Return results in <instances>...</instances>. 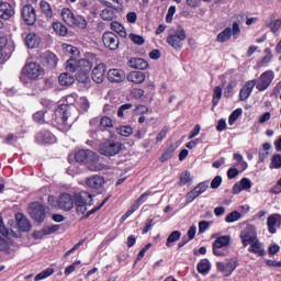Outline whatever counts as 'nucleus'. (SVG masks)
I'll list each match as a JSON object with an SVG mask.
<instances>
[{
	"mask_svg": "<svg viewBox=\"0 0 281 281\" xmlns=\"http://www.w3.org/2000/svg\"><path fill=\"white\" fill-rule=\"evenodd\" d=\"M76 100V94H70L66 98L68 103L60 104L55 111V117L57 124L65 126L66 128H71L74 122H76V117L71 113V102Z\"/></svg>",
	"mask_w": 281,
	"mask_h": 281,
	"instance_id": "1",
	"label": "nucleus"
},
{
	"mask_svg": "<svg viewBox=\"0 0 281 281\" xmlns=\"http://www.w3.org/2000/svg\"><path fill=\"white\" fill-rule=\"evenodd\" d=\"M63 21L70 27H79L85 30L88 25L87 19L80 14L75 13L69 8H65L60 12Z\"/></svg>",
	"mask_w": 281,
	"mask_h": 281,
	"instance_id": "2",
	"label": "nucleus"
},
{
	"mask_svg": "<svg viewBox=\"0 0 281 281\" xmlns=\"http://www.w3.org/2000/svg\"><path fill=\"white\" fill-rule=\"evenodd\" d=\"M74 201L78 214H85L87 212V205H93V198L87 191L75 193Z\"/></svg>",
	"mask_w": 281,
	"mask_h": 281,
	"instance_id": "3",
	"label": "nucleus"
},
{
	"mask_svg": "<svg viewBox=\"0 0 281 281\" xmlns=\"http://www.w3.org/2000/svg\"><path fill=\"white\" fill-rule=\"evenodd\" d=\"M91 67H92L91 61L87 58L76 59V58L71 57L66 63V69H67V71H70L71 74H75V71L89 72V71H91Z\"/></svg>",
	"mask_w": 281,
	"mask_h": 281,
	"instance_id": "4",
	"label": "nucleus"
},
{
	"mask_svg": "<svg viewBox=\"0 0 281 281\" xmlns=\"http://www.w3.org/2000/svg\"><path fill=\"white\" fill-rule=\"evenodd\" d=\"M122 151V143L115 140H105L99 145V153L104 157H115Z\"/></svg>",
	"mask_w": 281,
	"mask_h": 281,
	"instance_id": "5",
	"label": "nucleus"
},
{
	"mask_svg": "<svg viewBox=\"0 0 281 281\" xmlns=\"http://www.w3.org/2000/svg\"><path fill=\"white\" fill-rule=\"evenodd\" d=\"M186 30L178 27L175 34L168 35L167 43L179 52L181 47H183V41H186Z\"/></svg>",
	"mask_w": 281,
	"mask_h": 281,
	"instance_id": "6",
	"label": "nucleus"
},
{
	"mask_svg": "<svg viewBox=\"0 0 281 281\" xmlns=\"http://www.w3.org/2000/svg\"><path fill=\"white\" fill-rule=\"evenodd\" d=\"M44 74L45 69L36 63H30L22 69V76H26L30 80H36V78H41Z\"/></svg>",
	"mask_w": 281,
	"mask_h": 281,
	"instance_id": "7",
	"label": "nucleus"
},
{
	"mask_svg": "<svg viewBox=\"0 0 281 281\" xmlns=\"http://www.w3.org/2000/svg\"><path fill=\"white\" fill-rule=\"evenodd\" d=\"M29 214L36 223H43L45 221V205L41 202H33L29 206Z\"/></svg>",
	"mask_w": 281,
	"mask_h": 281,
	"instance_id": "8",
	"label": "nucleus"
},
{
	"mask_svg": "<svg viewBox=\"0 0 281 281\" xmlns=\"http://www.w3.org/2000/svg\"><path fill=\"white\" fill-rule=\"evenodd\" d=\"M104 183H106V181L104 180V177L100 175H93L86 178L87 188H89L90 190H93L98 194H101V192H103Z\"/></svg>",
	"mask_w": 281,
	"mask_h": 281,
	"instance_id": "9",
	"label": "nucleus"
},
{
	"mask_svg": "<svg viewBox=\"0 0 281 281\" xmlns=\"http://www.w3.org/2000/svg\"><path fill=\"white\" fill-rule=\"evenodd\" d=\"M100 156L90 149H81L75 154V160L77 164H88L90 166L91 161H98Z\"/></svg>",
	"mask_w": 281,
	"mask_h": 281,
	"instance_id": "10",
	"label": "nucleus"
},
{
	"mask_svg": "<svg viewBox=\"0 0 281 281\" xmlns=\"http://www.w3.org/2000/svg\"><path fill=\"white\" fill-rule=\"evenodd\" d=\"M239 238L241 240L243 247H249L251 243L258 239V234L256 233V227L254 225H248L240 232Z\"/></svg>",
	"mask_w": 281,
	"mask_h": 281,
	"instance_id": "11",
	"label": "nucleus"
},
{
	"mask_svg": "<svg viewBox=\"0 0 281 281\" xmlns=\"http://www.w3.org/2000/svg\"><path fill=\"white\" fill-rule=\"evenodd\" d=\"M216 267H217V270H220L221 273H223V276H225L226 278H229V276L234 273V271H236V268L238 267V259L237 258L227 259L226 263L217 262Z\"/></svg>",
	"mask_w": 281,
	"mask_h": 281,
	"instance_id": "12",
	"label": "nucleus"
},
{
	"mask_svg": "<svg viewBox=\"0 0 281 281\" xmlns=\"http://www.w3.org/2000/svg\"><path fill=\"white\" fill-rule=\"evenodd\" d=\"M21 19L26 25L36 23V9L32 4H25L21 8Z\"/></svg>",
	"mask_w": 281,
	"mask_h": 281,
	"instance_id": "13",
	"label": "nucleus"
},
{
	"mask_svg": "<svg viewBox=\"0 0 281 281\" xmlns=\"http://www.w3.org/2000/svg\"><path fill=\"white\" fill-rule=\"evenodd\" d=\"M102 41L104 46L112 52L120 48V37L113 32H105L102 36Z\"/></svg>",
	"mask_w": 281,
	"mask_h": 281,
	"instance_id": "14",
	"label": "nucleus"
},
{
	"mask_svg": "<svg viewBox=\"0 0 281 281\" xmlns=\"http://www.w3.org/2000/svg\"><path fill=\"white\" fill-rule=\"evenodd\" d=\"M75 200L69 193H61L58 198V210L63 212H71L74 210Z\"/></svg>",
	"mask_w": 281,
	"mask_h": 281,
	"instance_id": "15",
	"label": "nucleus"
},
{
	"mask_svg": "<svg viewBox=\"0 0 281 281\" xmlns=\"http://www.w3.org/2000/svg\"><path fill=\"white\" fill-rule=\"evenodd\" d=\"M273 78H274V75L272 70H268L261 74V76L259 77V80L256 83L258 91H267L271 82H273Z\"/></svg>",
	"mask_w": 281,
	"mask_h": 281,
	"instance_id": "16",
	"label": "nucleus"
},
{
	"mask_svg": "<svg viewBox=\"0 0 281 281\" xmlns=\"http://www.w3.org/2000/svg\"><path fill=\"white\" fill-rule=\"evenodd\" d=\"M257 83L258 80L252 79L244 85V87L239 91V100L241 102H245V100L249 99V95H251V93L254 92V88L256 87Z\"/></svg>",
	"mask_w": 281,
	"mask_h": 281,
	"instance_id": "17",
	"label": "nucleus"
},
{
	"mask_svg": "<svg viewBox=\"0 0 281 281\" xmlns=\"http://www.w3.org/2000/svg\"><path fill=\"white\" fill-rule=\"evenodd\" d=\"M104 74H106V66L104 64H99L92 69V80L97 85H102L104 82Z\"/></svg>",
	"mask_w": 281,
	"mask_h": 281,
	"instance_id": "18",
	"label": "nucleus"
},
{
	"mask_svg": "<svg viewBox=\"0 0 281 281\" xmlns=\"http://www.w3.org/2000/svg\"><path fill=\"white\" fill-rule=\"evenodd\" d=\"M14 16V8L9 2H3L0 0V19L8 21Z\"/></svg>",
	"mask_w": 281,
	"mask_h": 281,
	"instance_id": "19",
	"label": "nucleus"
},
{
	"mask_svg": "<svg viewBox=\"0 0 281 281\" xmlns=\"http://www.w3.org/2000/svg\"><path fill=\"white\" fill-rule=\"evenodd\" d=\"M126 78V74H124V70L122 69H110L108 71V80L110 82H115V83H120V82H124Z\"/></svg>",
	"mask_w": 281,
	"mask_h": 281,
	"instance_id": "20",
	"label": "nucleus"
},
{
	"mask_svg": "<svg viewBox=\"0 0 281 281\" xmlns=\"http://www.w3.org/2000/svg\"><path fill=\"white\" fill-rule=\"evenodd\" d=\"M36 142L40 144H56V136L52 132L44 130L36 135Z\"/></svg>",
	"mask_w": 281,
	"mask_h": 281,
	"instance_id": "21",
	"label": "nucleus"
},
{
	"mask_svg": "<svg viewBox=\"0 0 281 281\" xmlns=\"http://www.w3.org/2000/svg\"><path fill=\"white\" fill-rule=\"evenodd\" d=\"M268 231L270 234H276L278 229L276 227H280L281 225V215L280 214H272L268 217Z\"/></svg>",
	"mask_w": 281,
	"mask_h": 281,
	"instance_id": "22",
	"label": "nucleus"
},
{
	"mask_svg": "<svg viewBox=\"0 0 281 281\" xmlns=\"http://www.w3.org/2000/svg\"><path fill=\"white\" fill-rule=\"evenodd\" d=\"M15 221L18 222V227L21 232H30L32 229V224L26 220L25 215L22 213L15 214Z\"/></svg>",
	"mask_w": 281,
	"mask_h": 281,
	"instance_id": "23",
	"label": "nucleus"
},
{
	"mask_svg": "<svg viewBox=\"0 0 281 281\" xmlns=\"http://www.w3.org/2000/svg\"><path fill=\"white\" fill-rule=\"evenodd\" d=\"M243 190H251V180L243 178L239 182L233 187V194H240Z\"/></svg>",
	"mask_w": 281,
	"mask_h": 281,
	"instance_id": "24",
	"label": "nucleus"
},
{
	"mask_svg": "<svg viewBox=\"0 0 281 281\" xmlns=\"http://www.w3.org/2000/svg\"><path fill=\"white\" fill-rule=\"evenodd\" d=\"M249 245L250 247L248 248V251L250 254H256L257 256H261V257L267 256V251H265V248H262V244L258 238L255 239V241L250 243Z\"/></svg>",
	"mask_w": 281,
	"mask_h": 281,
	"instance_id": "25",
	"label": "nucleus"
},
{
	"mask_svg": "<svg viewBox=\"0 0 281 281\" xmlns=\"http://www.w3.org/2000/svg\"><path fill=\"white\" fill-rule=\"evenodd\" d=\"M128 82L142 85L146 80V75L142 71H132L127 75Z\"/></svg>",
	"mask_w": 281,
	"mask_h": 281,
	"instance_id": "26",
	"label": "nucleus"
},
{
	"mask_svg": "<svg viewBox=\"0 0 281 281\" xmlns=\"http://www.w3.org/2000/svg\"><path fill=\"white\" fill-rule=\"evenodd\" d=\"M44 63L47 65L48 69H56V65H58V57H56V54L52 52H46L44 54Z\"/></svg>",
	"mask_w": 281,
	"mask_h": 281,
	"instance_id": "27",
	"label": "nucleus"
},
{
	"mask_svg": "<svg viewBox=\"0 0 281 281\" xmlns=\"http://www.w3.org/2000/svg\"><path fill=\"white\" fill-rule=\"evenodd\" d=\"M25 45L29 46L30 49H34V47H38L41 45V40L34 33H29L25 36Z\"/></svg>",
	"mask_w": 281,
	"mask_h": 281,
	"instance_id": "28",
	"label": "nucleus"
},
{
	"mask_svg": "<svg viewBox=\"0 0 281 281\" xmlns=\"http://www.w3.org/2000/svg\"><path fill=\"white\" fill-rule=\"evenodd\" d=\"M74 82H76V78L74 77V75L69 72H64L59 75V83L61 85V87H71Z\"/></svg>",
	"mask_w": 281,
	"mask_h": 281,
	"instance_id": "29",
	"label": "nucleus"
},
{
	"mask_svg": "<svg viewBox=\"0 0 281 281\" xmlns=\"http://www.w3.org/2000/svg\"><path fill=\"white\" fill-rule=\"evenodd\" d=\"M128 65L133 69H148V61L142 58H132L128 60Z\"/></svg>",
	"mask_w": 281,
	"mask_h": 281,
	"instance_id": "30",
	"label": "nucleus"
},
{
	"mask_svg": "<svg viewBox=\"0 0 281 281\" xmlns=\"http://www.w3.org/2000/svg\"><path fill=\"white\" fill-rule=\"evenodd\" d=\"M229 243H232V236L229 235H224V236H220L217 237L214 243H213V247H228Z\"/></svg>",
	"mask_w": 281,
	"mask_h": 281,
	"instance_id": "31",
	"label": "nucleus"
},
{
	"mask_svg": "<svg viewBox=\"0 0 281 281\" xmlns=\"http://www.w3.org/2000/svg\"><path fill=\"white\" fill-rule=\"evenodd\" d=\"M109 128H113V120L109 116L99 119V131H109Z\"/></svg>",
	"mask_w": 281,
	"mask_h": 281,
	"instance_id": "32",
	"label": "nucleus"
},
{
	"mask_svg": "<svg viewBox=\"0 0 281 281\" xmlns=\"http://www.w3.org/2000/svg\"><path fill=\"white\" fill-rule=\"evenodd\" d=\"M266 25L271 30L273 34H278L281 27V19H278V20L270 19L266 22Z\"/></svg>",
	"mask_w": 281,
	"mask_h": 281,
	"instance_id": "33",
	"label": "nucleus"
},
{
	"mask_svg": "<svg viewBox=\"0 0 281 281\" xmlns=\"http://www.w3.org/2000/svg\"><path fill=\"white\" fill-rule=\"evenodd\" d=\"M89 170L92 172H100L102 170H109V166L98 162V160H91L90 165L88 166Z\"/></svg>",
	"mask_w": 281,
	"mask_h": 281,
	"instance_id": "34",
	"label": "nucleus"
},
{
	"mask_svg": "<svg viewBox=\"0 0 281 281\" xmlns=\"http://www.w3.org/2000/svg\"><path fill=\"white\" fill-rule=\"evenodd\" d=\"M89 170L92 172H100L102 170H109V166L98 162V160H91L90 165L88 166Z\"/></svg>",
	"mask_w": 281,
	"mask_h": 281,
	"instance_id": "35",
	"label": "nucleus"
},
{
	"mask_svg": "<svg viewBox=\"0 0 281 281\" xmlns=\"http://www.w3.org/2000/svg\"><path fill=\"white\" fill-rule=\"evenodd\" d=\"M232 38V27H226L224 31L218 33L217 43H227Z\"/></svg>",
	"mask_w": 281,
	"mask_h": 281,
	"instance_id": "36",
	"label": "nucleus"
},
{
	"mask_svg": "<svg viewBox=\"0 0 281 281\" xmlns=\"http://www.w3.org/2000/svg\"><path fill=\"white\" fill-rule=\"evenodd\" d=\"M111 30L116 32V34L120 35L121 38H126V29H124V25L120 24L119 22H112Z\"/></svg>",
	"mask_w": 281,
	"mask_h": 281,
	"instance_id": "37",
	"label": "nucleus"
},
{
	"mask_svg": "<svg viewBox=\"0 0 281 281\" xmlns=\"http://www.w3.org/2000/svg\"><path fill=\"white\" fill-rule=\"evenodd\" d=\"M40 8H41L43 14H45V16H47V19H52L54 13L52 12V5H49V2L42 0L40 3Z\"/></svg>",
	"mask_w": 281,
	"mask_h": 281,
	"instance_id": "38",
	"label": "nucleus"
},
{
	"mask_svg": "<svg viewBox=\"0 0 281 281\" xmlns=\"http://www.w3.org/2000/svg\"><path fill=\"white\" fill-rule=\"evenodd\" d=\"M181 238V232L173 231L167 238L166 247L170 248L172 247V243H177Z\"/></svg>",
	"mask_w": 281,
	"mask_h": 281,
	"instance_id": "39",
	"label": "nucleus"
},
{
	"mask_svg": "<svg viewBox=\"0 0 281 281\" xmlns=\"http://www.w3.org/2000/svg\"><path fill=\"white\" fill-rule=\"evenodd\" d=\"M54 32L59 36H67L68 29L60 22H56L53 24Z\"/></svg>",
	"mask_w": 281,
	"mask_h": 281,
	"instance_id": "40",
	"label": "nucleus"
},
{
	"mask_svg": "<svg viewBox=\"0 0 281 281\" xmlns=\"http://www.w3.org/2000/svg\"><path fill=\"white\" fill-rule=\"evenodd\" d=\"M100 16L103 21H113L115 19V11L112 9H103Z\"/></svg>",
	"mask_w": 281,
	"mask_h": 281,
	"instance_id": "41",
	"label": "nucleus"
},
{
	"mask_svg": "<svg viewBox=\"0 0 281 281\" xmlns=\"http://www.w3.org/2000/svg\"><path fill=\"white\" fill-rule=\"evenodd\" d=\"M221 98H223V89L220 86L215 87L213 90V106H216L218 102H221Z\"/></svg>",
	"mask_w": 281,
	"mask_h": 281,
	"instance_id": "42",
	"label": "nucleus"
},
{
	"mask_svg": "<svg viewBox=\"0 0 281 281\" xmlns=\"http://www.w3.org/2000/svg\"><path fill=\"white\" fill-rule=\"evenodd\" d=\"M198 271L202 274L210 272V260L203 259L198 263Z\"/></svg>",
	"mask_w": 281,
	"mask_h": 281,
	"instance_id": "43",
	"label": "nucleus"
},
{
	"mask_svg": "<svg viewBox=\"0 0 281 281\" xmlns=\"http://www.w3.org/2000/svg\"><path fill=\"white\" fill-rule=\"evenodd\" d=\"M176 147L173 145H170L166 151L161 155L160 161L164 164L165 161H168V159L172 158L175 155Z\"/></svg>",
	"mask_w": 281,
	"mask_h": 281,
	"instance_id": "44",
	"label": "nucleus"
},
{
	"mask_svg": "<svg viewBox=\"0 0 281 281\" xmlns=\"http://www.w3.org/2000/svg\"><path fill=\"white\" fill-rule=\"evenodd\" d=\"M243 218V214H240L238 211L231 212L226 217V223H236V221H240Z\"/></svg>",
	"mask_w": 281,
	"mask_h": 281,
	"instance_id": "45",
	"label": "nucleus"
},
{
	"mask_svg": "<svg viewBox=\"0 0 281 281\" xmlns=\"http://www.w3.org/2000/svg\"><path fill=\"white\" fill-rule=\"evenodd\" d=\"M78 106L81 113H87L89 111V100L86 97L79 98Z\"/></svg>",
	"mask_w": 281,
	"mask_h": 281,
	"instance_id": "46",
	"label": "nucleus"
},
{
	"mask_svg": "<svg viewBox=\"0 0 281 281\" xmlns=\"http://www.w3.org/2000/svg\"><path fill=\"white\" fill-rule=\"evenodd\" d=\"M243 115V109H236L228 117V124L234 126L235 122Z\"/></svg>",
	"mask_w": 281,
	"mask_h": 281,
	"instance_id": "47",
	"label": "nucleus"
},
{
	"mask_svg": "<svg viewBox=\"0 0 281 281\" xmlns=\"http://www.w3.org/2000/svg\"><path fill=\"white\" fill-rule=\"evenodd\" d=\"M116 131L119 135H122L123 137H131V135H133V127L128 125L121 126Z\"/></svg>",
	"mask_w": 281,
	"mask_h": 281,
	"instance_id": "48",
	"label": "nucleus"
},
{
	"mask_svg": "<svg viewBox=\"0 0 281 281\" xmlns=\"http://www.w3.org/2000/svg\"><path fill=\"white\" fill-rule=\"evenodd\" d=\"M54 273V268H47L44 271L40 272L37 276H35V281L45 280L46 278H49Z\"/></svg>",
	"mask_w": 281,
	"mask_h": 281,
	"instance_id": "49",
	"label": "nucleus"
},
{
	"mask_svg": "<svg viewBox=\"0 0 281 281\" xmlns=\"http://www.w3.org/2000/svg\"><path fill=\"white\" fill-rule=\"evenodd\" d=\"M0 251H3L7 256H10L12 254V250L10 249V244L3 239V237L0 236Z\"/></svg>",
	"mask_w": 281,
	"mask_h": 281,
	"instance_id": "50",
	"label": "nucleus"
},
{
	"mask_svg": "<svg viewBox=\"0 0 281 281\" xmlns=\"http://www.w3.org/2000/svg\"><path fill=\"white\" fill-rule=\"evenodd\" d=\"M130 41H132V43H134L135 45H144V43H146L144 36L134 33L130 34Z\"/></svg>",
	"mask_w": 281,
	"mask_h": 281,
	"instance_id": "51",
	"label": "nucleus"
},
{
	"mask_svg": "<svg viewBox=\"0 0 281 281\" xmlns=\"http://www.w3.org/2000/svg\"><path fill=\"white\" fill-rule=\"evenodd\" d=\"M209 188V184L207 182H200L194 189V193L198 195V196H201V194H203V192H205V190H207Z\"/></svg>",
	"mask_w": 281,
	"mask_h": 281,
	"instance_id": "52",
	"label": "nucleus"
},
{
	"mask_svg": "<svg viewBox=\"0 0 281 281\" xmlns=\"http://www.w3.org/2000/svg\"><path fill=\"white\" fill-rule=\"evenodd\" d=\"M270 168L271 169H273V168H276V169L281 168V155L280 154H277V155L272 156Z\"/></svg>",
	"mask_w": 281,
	"mask_h": 281,
	"instance_id": "53",
	"label": "nucleus"
},
{
	"mask_svg": "<svg viewBox=\"0 0 281 281\" xmlns=\"http://www.w3.org/2000/svg\"><path fill=\"white\" fill-rule=\"evenodd\" d=\"M131 109H133L132 103H125V104L121 105L117 110V116L124 117V113H127V111H131Z\"/></svg>",
	"mask_w": 281,
	"mask_h": 281,
	"instance_id": "54",
	"label": "nucleus"
},
{
	"mask_svg": "<svg viewBox=\"0 0 281 281\" xmlns=\"http://www.w3.org/2000/svg\"><path fill=\"white\" fill-rule=\"evenodd\" d=\"M77 80L82 85H87L89 82V72L87 71H78Z\"/></svg>",
	"mask_w": 281,
	"mask_h": 281,
	"instance_id": "55",
	"label": "nucleus"
},
{
	"mask_svg": "<svg viewBox=\"0 0 281 281\" xmlns=\"http://www.w3.org/2000/svg\"><path fill=\"white\" fill-rule=\"evenodd\" d=\"M213 254L214 256L217 257H223V256H227V248L224 247H218V246H213Z\"/></svg>",
	"mask_w": 281,
	"mask_h": 281,
	"instance_id": "56",
	"label": "nucleus"
},
{
	"mask_svg": "<svg viewBox=\"0 0 281 281\" xmlns=\"http://www.w3.org/2000/svg\"><path fill=\"white\" fill-rule=\"evenodd\" d=\"M34 122H37V124H44L45 123V112L40 111L33 114Z\"/></svg>",
	"mask_w": 281,
	"mask_h": 281,
	"instance_id": "57",
	"label": "nucleus"
},
{
	"mask_svg": "<svg viewBox=\"0 0 281 281\" xmlns=\"http://www.w3.org/2000/svg\"><path fill=\"white\" fill-rule=\"evenodd\" d=\"M109 199H110V196L105 198V199L101 202V204H100L99 206H97V207H94V209L88 211L87 214H86V218H89V216H91V214H95V212H98V210L104 207V205H105V203L109 201Z\"/></svg>",
	"mask_w": 281,
	"mask_h": 281,
	"instance_id": "58",
	"label": "nucleus"
},
{
	"mask_svg": "<svg viewBox=\"0 0 281 281\" xmlns=\"http://www.w3.org/2000/svg\"><path fill=\"white\" fill-rule=\"evenodd\" d=\"M234 89H236V82H229L224 90V97L229 98L232 95Z\"/></svg>",
	"mask_w": 281,
	"mask_h": 281,
	"instance_id": "59",
	"label": "nucleus"
},
{
	"mask_svg": "<svg viewBox=\"0 0 281 281\" xmlns=\"http://www.w3.org/2000/svg\"><path fill=\"white\" fill-rule=\"evenodd\" d=\"M223 183V178L221 176H216L212 181H211V188L212 190H216L217 188H221V184Z\"/></svg>",
	"mask_w": 281,
	"mask_h": 281,
	"instance_id": "60",
	"label": "nucleus"
},
{
	"mask_svg": "<svg viewBox=\"0 0 281 281\" xmlns=\"http://www.w3.org/2000/svg\"><path fill=\"white\" fill-rule=\"evenodd\" d=\"M190 181H191L190 172L189 171L182 172L180 176V184L186 186V183H190Z\"/></svg>",
	"mask_w": 281,
	"mask_h": 281,
	"instance_id": "61",
	"label": "nucleus"
},
{
	"mask_svg": "<svg viewBox=\"0 0 281 281\" xmlns=\"http://www.w3.org/2000/svg\"><path fill=\"white\" fill-rule=\"evenodd\" d=\"M269 256H276V254L280 252V245L271 244L268 248Z\"/></svg>",
	"mask_w": 281,
	"mask_h": 281,
	"instance_id": "62",
	"label": "nucleus"
},
{
	"mask_svg": "<svg viewBox=\"0 0 281 281\" xmlns=\"http://www.w3.org/2000/svg\"><path fill=\"white\" fill-rule=\"evenodd\" d=\"M209 228H210V222H207V221L199 222V232H200V234H203V233L207 232Z\"/></svg>",
	"mask_w": 281,
	"mask_h": 281,
	"instance_id": "63",
	"label": "nucleus"
},
{
	"mask_svg": "<svg viewBox=\"0 0 281 281\" xmlns=\"http://www.w3.org/2000/svg\"><path fill=\"white\" fill-rule=\"evenodd\" d=\"M58 229H60V225H58V224L52 225L44 229V234H46V235L55 234V232H58Z\"/></svg>",
	"mask_w": 281,
	"mask_h": 281,
	"instance_id": "64",
	"label": "nucleus"
}]
</instances>
